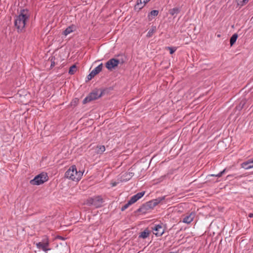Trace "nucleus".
Returning a JSON list of instances; mask_svg holds the SVG:
<instances>
[{
  "instance_id": "1",
  "label": "nucleus",
  "mask_w": 253,
  "mask_h": 253,
  "mask_svg": "<svg viewBox=\"0 0 253 253\" xmlns=\"http://www.w3.org/2000/svg\"><path fill=\"white\" fill-rule=\"evenodd\" d=\"M29 18L28 10L27 9L21 10L19 15L16 17L14 20V26L18 32H21L24 29L26 21Z\"/></svg>"
},
{
  "instance_id": "2",
  "label": "nucleus",
  "mask_w": 253,
  "mask_h": 253,
  "mask_svg": "<svg viewBox=\"0 0 253 253\" xmlns=\"http://www.w3.org/2000/svg\"><path fill=\"white\" fill-rule=\"evenodd\" d=\"M82 174L78 173L76 166H71L65 172V177L73 181H79L81 178Z\"/></svg>"
},
{
  "instance_id": "3",
  "label": "nucleus",
  "mask_w": 253,
  "mask_h": 253,
  "mask_svg": "<svg viewBox=\"0 0 253 253\" xmlns=\"http://www.w3.org/2000/svg\"><path fill=\"white\" fill-rule=\"evenodd\" d=\"M48 179L47 173L45 172H42L36 176L34 179L31 180L30 183L33 185H39L47 181Z\"/></svg>"
},
{
  "instance_id": "4",
  "label": "nucleus",
  "mask_w": 253,
  "mask_h": 253,
  "mask_svg": "<svg viewBox=\"0 0 253 253\" xmlns=\"http://www.w3.org/2000/svg\"><path fill=\"white\" fill-rule=\"evenodd\" d=\"M104 90H101L99 93V90L97 89H94L90 92L83 101L84 104L88 103L92 100H96L103 95Z\"/></svg>"
},
{
  "instance_id": "5",
  "label": "nucleus",
  "mask_w": 253,
  "mask_h": 253,
  "mask_svg": "<svg viewBox=\"0 0 253 253\" xmlns=\"http://www.w3.org/2000/svg\"><path fill=\"white\" fill-rule=\"evenodd\" d=\"M103 199L101 196H98L88 199L86 201V204L89 206H93L97 208L102 206Z\"/></svg>"
},
{
  "instance_id": "6",
  "label": "nucleus",
  "mask_w": 253,
  "mask_h": 253,
  "mask_svg": "<svg viewBox=\"0 0 253 253\" xmlns=\"http://www.w3.org/2000/svg\"><path fill=\"white\" fill-rule=\"evenodd\" d=\"M49 244V239L48 238L45 237L41 242L37 243L36 246L39 249L42 250L43 251L47 253V251H51L52 250V249L48 248Z\"/></svg>"
},
{
  "instance_id": "7",
  "label": "nucleus",
  "mask_w": 253,
  "mask_h": 253,
  "mask_svg": "<svg viewBox=\"0 0 253 253\" xmlns=\"http://www.w3.org/2000/svg\"><path fill=\"white\" fill-rule=\"evenodd\" d=\"M120 62L119 59L111 58L105 63V66L109 70L112 71L113 69L118 66Z\"/></svg>"
},
{
  "instance_id": "8",
  "label": "nucleus",
  "mask_w": 253,
  "mask_h": 253,
  "mask_svg": "<svg viewBox=\"0 0 253 253\" xmlns=\"http://www.w3.org/2000/svg\"><path fill=\"white\" fill-rule=\"evenodd\" d=\"M151 204L149 201L145 203L135 211V213L141 212L142 214L146 213L149 210L153 209Z\"/></svg>"
},
{
  "instance_id": "9",
  "label": "nucleus",
  "mask_w": 253,
  "mask_h": 253,
  "mask_svg": "<svg viewBox=\"0 0 253 253\" xmlns=\"http://www.w3.org/2000/svg\"><path fill=\"white\" fill-rule=\"evenodd\" d=\"M102 69V63H101L94 69H93L87 76V81L91 80L96 75L101 71Z\"/></svg>"
},
{
  "instance_id": "10",
  "label": "nucleus",
  "mask_w": 253,
  "mask_h": 253,
  "mask_svg": "<svg viewBox=\"0 0 253 253\" xmlns=\"http://www.w3.org/2000/svg\"><path fill=\"white\" fill-rule=\"evenodd\" d=\"M152 229L155 232L154 234H155L156 236H161L164 232V230L162 225L160 224L156 225L152 228Z\"/></svg>"
},
{
  "instance_id": "11",
  "label": "nucleus",
  "mask_w": 253,
  "mask_h": 253,
  "mask_svg": "<svg viewBox=\"0 0 253 253\" xmlns=\"http://www.w3.org/2000/svg\"><path fill=\"white\" fill-rule=\"evenodd\" d=\"M241 167L245 169H249L253 168V164L251 159L243 163Z\"/></svg>"
},
{
  "instance_id": "12",
  "label": "nucleus",
  "mask_w": 253,
  "mask_h": 253,
  "mask_svg": "<svg viewBox=\"0 0 253 253\" xmlns=\"http://www.w3.org/2000/svg\"><path fill=\"white\" fill-rule=\"evenodd\" d=\"M165 199V196L159 197L156 199L150 201L153 208Z\"/></svg>"
},
{
  "instance_id": "13",
  "label": "nucleus",
  "mask_w": 253,
  "mask_h": 253,
  "mask_svg": "<svg viewBox=\"0 0 253 253\" xmlns=\"http://www.w3.org/2000/svg\"><path fill=\"white\" fill-rule=\"evenodd\" d=\"M194 218V214L193 213H191L190 214L186 216L183 219V222L186 223H191Z\"/></svg>"
},
{
  "instance_id": "14",
  "label": "nucleus",
  "mask_w": 253,
  "mask_h": 253,
  "mask_svg": "<svg viewBox=\"0 0 253 253\" xmlns=\"http://www.w3.org/2000/svg\"><path fill=\"white\" fill-rule=\"evenodd\" d=\"M150 233V231L147 229H145L143 232H141L139 235V238L145 239L148 237Z\"/></svg>"
},
{
  "instance_id": "15",
  "label": "nucleus",
  "mask_w": 253,
  "mask_h": 253,
  "mask_svg": "<svg viewBox=\"0 0 253 253\" xmlns=\"http://www.w3.org/2000/svg\"><path fill=\"white\" fill-rule=\"evenodd\" d=\"M75 29L76 27L74 25L68 27L64 31V35L67 36L69 34L75 30Z\"/></svg>"
},
{
  "instance_id": "16",
  "label": "nucleus",
  "mask_w": 253,
  "mask_h": 253,
  "mask_svg": "<svg viewBox=\"0 0 253 253\" xmlns=\"http://www.w3.org/2000/svg\"><path fill=\"white\" fill-rule=\"evenodd\" d=\"M97 154H101L105 151V147L104 145H97L95 149Z\"/></svg>"
},
{
  "instance_id": "17",
  "label": "nucleus",
  "mask_w": 253,
  "mask_h": 253,
  "mask_svg": "<svg viewBox=\"0 0 253 253\" xmlns=\"http://www.w3.org/2000/svg\"><path fill=\"white\" fill-rule=\"evenodd\" d=\"M246 103H247L246 99H245V98L243 99L241 101L239 104L236 107V109L239 111L241 110L243 108V107H244V106L246 104Z\"/></svg>"
},
{
  "instance_id": "18",
  "label": "nucleus",
  "mask_w": 253,
  "mask_h": 253,
  "mask_svg": "<svg viewBox=\"0 0 253 253\" xmlns=\"http://www.w3.org/2000/svg\"><path fill=\"white\" fill-rule=\"evenodd\" d=\"M180 11V10L179 8L174 7L173 8L170 9L169 11V13L171 15L173 16L175 14H177V13H179Z\"/></svg>"
},
{
  "instance_id": "19",
  "label": "nucleus",
  "mask_w": 253,
  "mask_h": 253,
  "mask_svg": "<svg viewBox=\"0 0 253 253\" xmlns=\"http://www.w3.org/2000/svg\"><path fill=\"white\" fill-rule=\"evenodd\" d=\"M238 37V35L237 34L235 33L232 35L230 40V43L231 46H232L235 43Z\"/></svg>"
},
{
  "instance_id": "20",
  "label": "nucleus",
  "mask_w": 253,
  "mask_h": 253,
  "mask_svg": "<svg viewBox=\"0 0 253 253\" xmlns=\"http://www.w3.org/2000/svg\"><path fill=\"white\" fill-rule=\"evenodd\" d=\"M142 3H143L142 0H137L136 4L134 6V9L135 10L138 9V11L141 9L144 6L143 5L141 6V7H139V5H142Z\"/></svg>"
},
{
  "instance_id": "21",
  "label": "nucleus",
  "mask_w": 253,
  "mask_h": 253,
  "mask_svg": "<svg viewBox=\"0 0 253 253\" xmlns=\"http://www.w3.org/2000/svg\"><path fill=\"white\" fill-rule=\"evenodd\" d=\"M77 67L75 64L73 65L70 67L69 70V74L70 75H74L77 71Z\"/></svg>"
},
{
  "instance_id": "22",
  "label": "nucleus",
  "mask_w": 253,
  "mask_h": 253,
  "mask_svg": "<svg viewBox=\"0 0 253 253\" xmlns=\"http://www.w3.org/2000/svg\"><path fill=\"white\" fill-rule=\"evenodd\" d=\"M225 170H226V169H225L222 171H220L219 173H218L217 174H209L208 175V176H216V177H220L222 176L223 173L225 172Z\"/></svg>"
},
{
  "instance_id": "23",
  "label": "nucleus",
  "mask_w": 253,
  "mask_h": 253,
  "mask_svg": "<svg viewBox=\"0 0 253 253\" xmlns=\"http://www.w3.org/2000/svg\"><path fill=\"white\" fill-rule=\"evenodd\" d=\"M159 13V11L157 10H152L148 14V17H150V15L153 16H156L158 15ZM150 19V18H149Z\"/></svg>"
},
{
  "instance_id": "24",
  "label": "nucleus",
  "mask_w": 253,
  "mask_h": 253,
  "mask_svg": "<svg viewBox=\"0 0 253 253\" xmlns=\"http://www.w3.org/2000/svg\"><path fill=\"white\" fill-rule=\"evenodd\" d=\"M79 99L77 98H74L72 100L70 103V105L71 106H76L79 103Z\"/></svg>"
},
{
  "instance_id": "25",
  "label": "nucleus",
  "mask_w": 253,
  "mask_h": 253,
  "mask_svg": "<svg viewBox=\"0 0 253 253\" xmlns=\"http://www.w3.org/2000/svg\"><path fill=\"white\" fill-rule=\"evenodd\" d=\"M138 200L136 196L135 195L133 196L128 201L129 204L130 203L131 204H132L134 203H135Z\"/></svg>"
},
{
  "instance_id": "26",
  "label": "nucleus",
  "mask_w": 253,
  "mask_h": 253,
  "mask_svg": "<svg viewBox=\"0 0 253 253\" xmlns=\"http://www.w3.org/2000/svg\"><path fill=\"white\" fill-rule=\"evenodd\" d=\"M49 60L51 62L50 68H52L55 66V57L54 56H51L49 58Z\"/></svg>"
},
{
  "instance_id": "27",
  "label": "nucleus",
  "mask_w": 253,
  "mask_h": 253,
  "mask_svg": "<svg viewBox=\"0 0 253 253\" xmlns=\"http://www.w3.org/2000/svg\"><path fill=\"white\" fill-rule=\"evenodd\" d=\"M249 0H238V5H243L248 2Z\"/></svg>"
},
{
  "instance_id": "28",
  "label": "nucleus",
  "mask_w": 253,
  "mask_h": 253,
  "mask_svg": "<svg viewBox=\"0 0 253 253\" xmlns=\"http://www.w3.org/2000/svg\"><path fill=\"white\" fill-rule=\"evenodd\" d=\"M145 194V191H143L141 192H139L135 194V196H136L138 200L140 199Z\"/></svg>"
},
{
  "instance_id": "29",
  "label": "nucleus",
  "mask_w": 253,
  "mask_h": 253,
  "mask_svg": "<svg viewBox=\"0 0 253 253\" xmlns=\"http://www.w3.org/2000/svg\"><path fill=\"white\" fill-rule=\"evenodd\" d=\"M131 204L130 203L129 204V201L127 202V203L125 204L124 206H123L121 208V211H124L125 210H126L130 205Z\"/></svg>"
},
{
  "instance_id": "30",
  "label": "nucleus",
  "mask_w": 253,
  "mask_h": 253,
  "mask_svg": "<svg viewBox=\"0 0 253 253\" xmlns=\"http://www.w3.org/2000/svg\"><path fill=\"white\" fill-rule=\"evenodd\" d=\"M155 31V29H154L153 28H152V29H150L147 34V37H148V38H150L152 36V35H153V34L154 33Z\"/></svg>"
},
{
  "instance_id": "31",
  "label": "nucleus",
  "mask_w": 253,
  "mask_h": 253,
  "mask_svg": "<svg viewBox=\"0 0 253 253\" xmlns=\"http://www.w3.org/2000/svg\"><path fill=\"white\" fill-rule=\"evenodd\" d=\"M168 48L169 49V53L170 54H172V53H173L174 52V51H175V49H174L172 47H169Z\"/></svg>"
},
{
  "instance_id": "32",
  "label": "nucleus",
  "mask_w": 253,
  "mask_h": 253,
  "mask_svg": "<svg viewBox=\"0 0 253 253\" xmlns=\"http://www.w3.org/2000/svg\"><path fill=\"white\" fill-rule=\"evenodd\" d=\"M150 0H142L143 3H144V5H145L147 3H148Z\"/></svg>"
},
{
  "instance_id": "33",
  "label": "nucleus",
  "mask_w": 253,
  "mask_h": 253,
  "mask_svg": "<svg viewBox=\"0 0 253 253\" xmlns=\"http://www.w3.org/2000/svg\"><path fill=\"white\" fill-rule=\"evenodd\" d=\"M56 238H58V239H61V240H64V238L61 236H57Z\"/></svg>"
},
{
  "instance_id": "34",
  "label": "nucleus",
  "mask_w": 253,
  "mask_h": 253,
  "mask_svg": "<svg viewBox=\"0 0 253 253\" xmlns=\"http://www.w3.org/2000/svg\"><path fill=\"white\" fill-rule=\"evenodd\" d=\"M249 217H251V218L253 217V213H250L249 214Z\"/></svg>"
},
{
  "instance_id": "35",
  "label": "nucleus",
  "mask_w": 253,
  "mask_h": 253,
  "mask_svg": "<svg viewBox=\"0 0 253 253\" xmlns=\"http://www.w3.org/2000/svg\"><path fill=\"white\" fill-rule=\"evenodd\" d=\"M116 185H117V182H114V183H112V186L113 187H114V186H116Z\"/></svg>"
},
{
  "instance_id": "36",
  "label": "nucleus",
  "mask_w": 253,
  "mask_h": 253,
  "mask_svg": "<svg viewBox=\"0 0 253 253\" xmlns=\"http://www.w3.org/2000/svg\"><path fill=\"white\" fill-rule=\"evenodd\" d=\"M124 63V61L123 60V59H122L121 61L120 60V63H121L122 64H123Z\"/></svg>"
},
{
  "instance_id": "37",
  "label": "nucleus",
  "mask_w": 253,
  "mask_h": 253,
  "mask_svg": "<svg viewBox=\"0 0 253 253\" xmlns=\"http://www.w3.org/2000/svg\"><path fill=\"white\" fill-rule=\"evenodd\" d=\"M251 161H252V163L253 164V159H251Z\"/></svg>"
}]
</instances>
